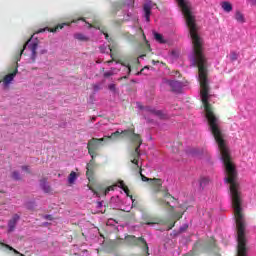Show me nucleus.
Returning a JSON list of instances; mask_svg holds the SVG:
<instances>
[{"mask_svg": "<svg viewBox=\"0 0 256 256\" xmlns=\"http://www.w3.org/2000/svg\"><path fill=\"white\" fill-rule=\"evenodd\" d=\"M31 39H33V36L27 40V42L23 45V48L15 56L13 71L10 72L9 74L5 75L2 80L4 87H8L9 85H11V82L13 81V79H15V77H17V73H19V61H21V56L23 55V53H24L25 49H27V47L31 51V53H32L31 59H32L33 63H35V59H37V48L39 47V43L37 41L31 42Z\"/></svg>", "mask_w": 256, "mask_h": 256, "instance_id": "f257e3e1", "label": "nucleus"}, {"mask_svg": "<svg viewBox=\"0 0 256 256\" xmlns=\"http://www.w3.org/2000/svg\"><path fill=\"white\" fill-rule=\"evenodd\" d=\"M140 177L141 180L144 182H149V184L152 187V191L153 193H155L157 195V193H162V197L164 199H170V201H175V198L173 197V195H171V193H169V189L164 188L163 189V181L159 178H148L145 175H143V169L140 168Z\"/></svg>", "mask_w": 256, "mask_h": 256, "instance_id": "f03ea898", "label": "nucleus"}, {"mask_svg": "<svg viewBox=\"0 0 256 256\" xmlns=\"http://www.w3.org/2000/svg\"><path fill=\"white\" fill-rule=\"evenodd\" d=\"M108 141H111L109 136L90 139L87 143L88 154L90 157H97V151H99V147H103V145H105V143Z\"/></svg>", "mask_w": 256, "mask_h": 256, "instance_id": "7ed1b4c3", "label": "nucleus"}, {"mask_svg": "<svg viewBox=\"0 0 256 256\" xmlns=\"http://www.w3.org/2000/svg\"><path fill=\"white\" fill-rule=\"evenodd\" d=\"M110 141H115V139H119V137H121V139H125V137H127L128 139H130V141H139V134L135 133V127L126 129V130H122L121 132H119V130L113 132L110 136H108Z\"/></svg>", "mask_w": 256, "mask_h": 256, "instance_id": "20e7f679", "label": "nucleus"}, {"mask_svg": "<svg viewBox=\"0 0 256 256\" xmlns=\"http://www.w3.org/2000/svg\"><path fill=\"white\" fill-rule=\"evenodd\" d=\"M125 241L128 245L132 247H142L143 251L149 255V244H147V240L143 237H136L135 235H127L125 237Z\"/></svg>", "mask_w": 256, "mask_h": 256, "instance_id": "39448f33", "label": "nucleus"}, {"mask_svg": "<svg viewBox=\"0 0 256 256\" xmlns=\"http://www.w3.org/2000/svg\"><path fill=\"white\" fill-rule=\"evenodd\" d=\"M78 21H83L84 23H86V25H88V29H98L99 31H101V33H103V35H105V39H107L109 43L113 42V38H109V34L107 33V30L105 28H101L100 22L95 21L91 24L85 21V18H79Z\"/></svg>", "mask_w": 256, "mask_h": 256, "instance_id": "423d86ee", "label": "nucleus"}, {"mask_svg": "<svg viewBox=\"0 0 256 256\" xmlns=\"http://www.w3.org/2000/svg\"><path fill=\"white\" fill-rule=\"evenodd\" d=\"M116 187L117 185H112L108 186L106 189L98 188L97 190H95L91 185H88V188L90 189V191H92V193H94V195H96V197H101V195H107L109 191H115Z\"/></svg>", "mask_w": 256, "mask_h": 256, "instance_id": "0eeeda50", "label": "nucleus"}, {"mask_svg": "<svg viewBox=\"0 0 256 256\" xmlns=\"http://www.w3.org/2000/svg\"><path fill=\"white\" fill-rule=\"evenodd\" d=\"M141 157V152H137V150H133L130 153V161L133 163V165H136V168L139 169V175H141V169H143L141 166H139V159Z\"/></svg>", "mask_w": 256, "mask_h": 256, "instance_id": "6e6552de", "label": "nucleus"}, {"mask_svg": "<svg viewBox=\"0 0 256 256\" xmlns=\"http://www.w3.org/2000/svg\"><path fill=\"white\" fill-rule=\"evenodd\" d=\"M21 220L19 214H14L12 218L8 221V233H13L17 227V223Z\"/></svg>", "mask_w": 256, "mask_h": 256, "instance_id": "1a4fd4ad", "label": "nucleus"}, {"mask_svg": "<svg viewBox=\"0 0 256 256\" xmlns=\"http://www.w3.org/2000/svg\"><path fill=\"white\" fill-rule=\"evenodd\" d=\"M116 187H119L124 191V193L129 197L132 201V204L135 203V199H133V195H131V192L129 191V187L125 185V182L123 180H118Z\"/></svg>", "mask_w": 256, "mask_h": 256, "instance_id": "9d476101", "label": "nucleus"}, {"mask_svg": "<svg viewBox=\"0 0 256 256\" xmlns=\"http://www.w3.org/2000/svg\"><path fill=\"white\" fill-rule=\"evenodd\" d=\"M69 25H71L70 22H65V23L56 25L54 28L47 27L46 29H41L38 31V33H43V31L45 30L49 31V33H57L59 29H63V27H66V26L69 27Z\"/></svg>", "mask_w": 256, "mask_h": 256, "instance_id": "9b49d317", "label": "nucleus"}, {"mask_svg": "<svg viewBox=\"0 0 256 256\" xmlns=\"http://www.w3.org/2000/svg\"><path fill=\"white\" fill-rule=\"evenodd\" d=\"M171 217H172V221L168 225L167 231H171V229L173 227H175V223H177V221H179V219H183V213L182 212H176V213H173L171 215Z\"/></svg>", "mask_w": 256, "mask_h": 256, "instance_id": "f8f14e48", "label": "nucleus"}, {"mask_svg": "<svg viewBox=\"0 0 256 256\" xmlns=\"http://www.w3.org/2000/svg\"><path fill=\"white\" fill-rule=\"evenodd\" d=\"M156 203L157 205H159L160 207H170V211L173 213V211H175V207L171 206V203L166 201L164 198L161 197H157L156 198Z\"/></svg>", "mask_w": 256, "mask_h": 256, "instance_id": "ddd939ff", "label": "nucleus"}, {"mask_svg": "<svg viewBox=\"0 0 256 256\" xmlns=\"http://www.w3.org/2000/svg\"><path fill=\"white\" fill-rule=\"evenodd\" d=\"M140 109H145L148 113H151L152 115H156V117H162L163 116V112L160 110H155L154 108H151L150 106H139Z\"/></svg>", "mask_w": 256, "mask_h": 256, "instance_id": "4468645a", "label": "nucleus"}, {"mask_svg": "<svg viewBox=\"0 0 256 256\" xmlns=\"http://www.w3.org/2000/svg\"><path fill=\"white\" fill-rule=\"evenodd\" d=\"M86 169V176L88 178V181H91V179H93V173L95 171V164H87Z\"/></svg>", "mask_w": 256, "mask_h": 256, "instance_id": "2eb2a0df", "label": "nucleus"}, {"mask_svg": "<svg viewBox=\"0 0 256 256\" xmlns=\"http://www.w3.org/2000/svg\"><path fill=\"white\" fill-rule=\"evenodd\" d=\"M220 5L225 13H231V11H233V4L229 1H223Z\"/></svg>", "mask_w": 256, "mask_h": 256, "instance_id": "dca6fc26", "label": "nucleus"}, {"mask_svg": "<svg viewBox=\"0 0 256 256\" xmlns=\"http://www.w3.org/2000/svg\"><path fill=\"white\" fill-rule=\"evenodd\" d=\"M143 9L145 13V19L149 23V21H151V4H145Z\"/></svg>", "mask_w": 256, "mask_h": 256, "instance_id": "f3484780", "label": "nucleus"}, {"mask_svg": "<svg viewBox=\"0 0 256 256\" xmlns=\"http://www.w3.org/2000/svg\"><path fill=\"white\" fill-rule=\"evenodd\" d=\"M142 219H143L144 225H155V224L159 223V222H157V219L151 218L149 216H144Z\"/></svg>", "mask_w": 256, "mask_h": 256, "instance_id": "a211bd4d", "label": "nucleus"}, {"mask_svg": "<svg viewBox=\"0 0 256 256\" xmlns=\"http://www.w3.org/2000/svg\"><path fill=\"white\" fill-rule=\"evenodd\" d=\"M216 246L215 238L211 237L204 245V249H215Z\"/></svg>", "mask_w": 256, "mask_h": 256, "instance_id": "6ab92c4d", "label": "nucleus"}, {"mask_svg": "<svg viewBox=\"0 0 256 256\" xmlns=\"http://www.w3.org/2000/svg\"><path fill=\"white\" fill-rule=\"evenodd\" d=\"M211 180L207 177H202L199 180V185H200V191H203V189H205V187H207V185H209V182Z\"/></svg>", "mask_w": 256, "mask_h": 256, "instance_id": "aec40b11", "label": "nucleus"}, {"mask_svg": "<svg viewBox=\"0 0 256 256\" xmlns=\"http://www.w3.org/2000/svg\"><path fill=\"white\" fill-rule=\"evenodd\" d=\"M40 187L43 189L45 193H51V186L47 184V180L43 179L40 181Z\"/></svg>", "mask_w": 256, "mask_h": 256, "instance_id": "412c9836", "label": "nucleus"}, {"mask_svg": "<svg viewBox=\"0 0 256 256\" xmlns=\"http://www.w3.org/2000/svg\"><path fill=\"white\" fill-rule=\"evenodd\" d=\"M131 143H133V145H136L134 151L137 152H141V145H143V139H141V135L139 134V139L138 140H134Z\"/></svg>", "mask_w": 256, "mask_h": 256, "instance_id": "4be33fe9", "label": "nucleus"}, {"mask_svg": "<svg viewBox=\"0 0 256 256\" xmlns=\"http://www.w3.org/2000/svg\"><path fill=\"white\" fill-rule=\"evenodd\" d=\"M75 181H77V173L72 171L68 176V183L69 185H74Z\"/></svg>", "mask_w": 256, "mask_h": 256, "instance_id": "5701e85b", "label": "nucleus"}, {"mask_svg": "<svg viewBox=\"0 0 256 256\" xmlns=\"http://www.w3.org/2000/svg\"><path fill=\"white\" fill-rule=\"evenodd\" d=\"M168 85H170L172 91H179V81L171 80L168 82Z\"/></svg>", "mask_w": 256, "mask_h": 256, "instance_id": "b1692460", "label": "nucleus"}, {"mask_svg": "<svg viewBox=\"0 0 256 256\" xmlns=\"http://www.w3.org/2000/svg\"><path fill=\"white\" fill-rule=\"evenodd\" d=\"M235 19L238 21V23H245V16L241 11H236L235 13Z\"/></svg>", "mask_w": 256, "mask_h": 256, "instance_id": "393cba45", "label": "nucleus"}, {"mask_svg": "<svg viewBox=\"0 0 256 256\" xmlns=\"http://www.w3.org/2000/svg\"><path fill=\"white\" fill-rule=\"evenodd\" d=\"M154 35V39L158 42V43H167V41L163 38L162 34H159L157 32H153Z\"/></svg>", "mask_w": 256, "mask_h": 256, "instance_id": "a878e982", "label": "nucleus"}, {"mask_svg": "<svg viewBox=\"0 0 256 256\" xmlns=\"http://www.w3.org/2000/svg\"><path fill=\"white\" fill-rule=\"evenodd\" d=\"M0 245H1V247H5L6 249H9V251H13V253H15V255H19V251H17L12 246H9L8 244H5V243H3L1 241H0Z\"/></svg>", "mask_w": 256, "mask_h": 256, "instance_id": "bb28decb", "label": "nucleus"}, {"mask_svg": "<svg viewBox=\"0 0 256 256\" xmlns=\"http://www.w3.org/2000/svg\"><path fill=\"white\" fill-rule=\"evenodd\" d=\"M74 39H77L78 41H89V38H87V36H85L81 33L75 34Z\"/></svg>", "mask_w": 256, "mask_h": 256, "instance_id": "cd10ccee", "label": "nucleus"}, {"mask_svg": "<svg viewBox=\"0 0 256 256\" xmlns=\"http://www.w3.org/2000/svg\"><path fill=\"white\" fill-rule=\"evenodd\" d=\"M140 31L142 32V37L145 41L148 51H151V45L149 44V41L147 40V36H145V32H143V29H141V28H140Z\"/></svg>", "mask_w": 256, "mask_h": 256, "instance_id": "c85d7f7f", "label": "nucleus"}, {"mask_svg": "<svg viewBox=\"0 0 256 256\" xmlns=\"http://www.w3.org/2000/svg\"><path fill=\"white\" fill-rule=\"evenodd\" d=\"M12 179H14V181H21V174H19L18 171L12 172Z\"/></svg>", "mask_w": 256, "mask_h": 256, "instance_id": "c756f323", "label": "nucleus"}, {"mask_svg": "<svg viewBox=\"0 0 256 256\" xmlns=\"http://www.w3.org/2000/svg\"><path fill=\"white\" fill-rule=\"evenodd\" d=\"M113 75H115V68H111L110 71L104 72V77L106 78L113 77Z\"/></svg>", "mask_w": 256, "mask_h": 256, "instance_id": "7c9ffc66", "label": "nucleus"}, {"mask_svg": "<svg viewBox=\"0 0 256 256\" xmlns=\"http://www.w3.org/2000/svg\"><path fill=\"white\" fill-rule=\"evenodd\" d=\"M123 67H127L128 75H131V64L130 63H122Z\"/></svg>", "mask_w": 256, "mask_h": 256, "instance_id": "2f4dec72", "label": "nucleus"}, {"mask_svg": "<svg viewBox=\"0 0 256 256\" xmlns=\"http://www.w3.org/2000/svg\"><path fill=\"white\" fill-rule=\"evenodd\" d=\"M108 89H109V91H112V93H116V91H117V86H116L115 84H110V85L108 86Z\"/></svg>", "mask_w": 256, "mask_h": 256, "instance_id": "473e14b6", "label": "nucleus"}, {"mask_svg": "<svg viewBox=\"0 0 256 256\" xmlns=\"http://www.w3.org/2000/svg\"><path fill=\"white\" fill-rule=\"evenodd\" d=\"M238 55L235 52H231L230 59L231 61H237Z\"/></svg>", "mask_w": 256, "mask_h": 256, "instance_id": "72a5a7b5", "label": "nucleus"}, {"mask_svg": "<svg viewBox=\"0 0 256 256\" xmlns=\"http://www.w3.org/2000/svg\"><path fill=\"white\" fill-rule=\"evenodd\" d=\"M43 217H44V219H46L47 221H53V215H51V214L44 215Z\"/></svg>", "mask_w": 256, "mask_h": 256, "instance_id": "f704fd0d", "label": "nucleus"}, {"mask_svg": "<svg viewBox=\"0 0 256 256\" xmlns=\"http://www.w3.org/2000/svg\"><path fill=\"white\" fill-rule=\"evenodd\" d=\"M21 169H22V171H26V173H31L29 166H22Z\"/></svg>", "mask_w": 256, "mask_h": 256, "instance_id": "c9c22d12", "label": "nucleus"}, {"mask_svg": "<svg viewBox=\"0 0 256 256\" xmlns=\"http://www.w3.org/2000/svg\"><path fill=\"white\" fill-rule=\"evenodd\" d=\"M88 165H95V157H91V160L89 161Z\"/></svg>", "mask_w": 256, "mask_h": 256, "instance_id": "e433bc0d", "label": "nucleus"}, {"mask_svg": "<svg viewBox=\"0 0 256 256\" xmlns=\"http://www.w3.org/2000/svg\"><path fill=\"white\" fill-rule=\"evenodd\" d=\"M101 207H103V202H97V208L101 209Z\"/></svg>", "mask_w": 256, "mask_h": 256, "instance_id": "4c0bfd02", "label": "nucleus"}, {"mask_svg": "<svg viewBox=\"0 0 256 256\" xmlns=\"http://www.w3.org/2000/svg\"><path fill=\"white\" fill-rule=\"evenodd\" d=\"M110 56L113 58V53H111ZM113 61H115V59L107 61L108 65H110V63H113Z\"/></svg>", "mask_w": 256, "mask_h": 256, "instance_id": "58836bf2", "label": "nucleus"}, {"mask_svg": "<svg viewBox=\"0 0 256 256\" xmlns=\"http://www.w3.org/2000/svg\"><path fill=\"white\" fill-rule=\"evenodd\" d=\"M123 79H129V75L120 77L119 81H123Z\"/></svg>", "mask_w": 256, "mask_h": 256, "instance_id": "ea45409f", "label": "nucleus"}, {"mask_svg": "<svg viewBox=\"0 0 256 256\" xmlns=\"http://www.w3.org/2000/svg\"><path fill=\"white\" fill-rule=\"evenodd\" d=\"M93 88H94V91H99V85H94Z\"/></svg>", "mask_w": 256, "mask_h": 256, "instance_id": "a19ab883", "label": "nucleus"}, {"mask_svg": "<svg viewBox=\"0 0 256 256\" xmlns=\"http://www.w3.org/2000/svg\"><path fill=\"white\" fill-rule=\"evenodd\" d=\"M45 53H47V50H41V55H45Z\"/></svg>", "mask_w": 256, "mask_h": 256, "instance_id": "79ce46f5", "label": "nucleus"}, {"mask_svg": "<svg viewBox=\"0 0 256 256\" xmlns=\"http://www.w3.org/2000/svg\"><path fill=\"white\" fill-rule=\"evenodd\" d=\"M157 63H159V61L152 60V65H157Z\"/></svg>", "mask_w": 256, "mask_h": 256, "instance_id": "37998d69", "label": "nucleus"}, {"mask_svg": "<svg viewBox=\"0 0 256 256\" xmlns=\"http://www.w3.org/2000/svg\"><path fill=\"white\" fill-rule=\"evenodd\" d=\"M251 3H252V5H256V0H249Z\"/></svg>", "mask_w": 256, "mask_h": 256, "instance_id": "c03bdc74", "label": "nucleus"}, {"mask_svg": "<svg viewBox=\"0 0 256 256\" xmlns=\"http://www.w3.org/2000/svg\"><path fill=\"white\" fill-rule=\"evenodd\" d=\"M184 256H193V255H191V254H185Z\"/></svg>", "mask_w": 256, "mask_h": 256, "instance_id": "a18cd8bd", "label": "nucleus"}, {"mask_svg": "<svg viewBox=\"0 0 256 256\" xmlns=\"http://www.w3.org/2000/svg\"><path fill=\"white\" fill-rule=\"evenodd\" d=\"M110 52L113 53V48H110Z\"/></svg>", "mask_w": 256, "mask_h": 256, "instance_id": "49530a36", "label": "nucleus"}]
</instances>
